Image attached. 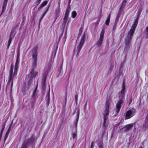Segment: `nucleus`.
<instances>
[{
  "mask_svg": "<svg viewBox=\"0 0 148 148\" xmlns=\"http://www.w3.org/2000/svg\"><path fill=\"white\" fill-rule=\"evenodd\" d=\"M19 60V57L17 56L14 69L13 64H11L8 76V86H10L11 88H12L13 86L14 77L17 75V71L18 67Z\"/></svg>",
  "mask_w": 148,
  "mask_h": 148,
  "instance_id": "1",
  "label": "nucleus"
},
{
  "mask_svg": "<svg viewBox=\"0 0 148 148\" xmlns=\"http://www.w3.org/2000/svg\"><path fill=\"white\" fill-rule=\"evenodd\" d=\"M112 106V103L111 100L110 98L108 99L107 98L104 106L103 112L104 121L103 126L105 127H106L108 126V123L107 121L108 117L109 109L111 108Z\"/></svg>",
  "mask_w": 148,
  "mask_h": 148,
  "instance_id": "2",
  "label": "nucleus"
},
{
  "mask_svg": "<svg viewBox=\"0 0 148 148\" xmlns=\"http://www.w3.org/2000/svg\"><path fill=\"white\" fill-rule=\"evenodd\" d=\"M125 87V84L123 82V84L122 89L121 91L119 93V100H118L116 107V112L117 114L119 112L121 108V104L123 103L124 100Z\"/></svg>",
  "mask_w": 148,
  "mask_h": 148,
  "instance_id": "3",
  "label": "nucleus"
},
{
  "mask_svg": "<svg viewBox=\"0 0 148 148\" xmlns=\"http://www.w3.org/2000/svg\"><path fill=\"white\" fill-rule=\"evenodd\" d=\"M136 27V25L133 24L130 31L128 32V35L125 39V44L126 45L125 49L129 47L130 41L134 33L135 28Z\"/></svg>",
  "mask_w": 148,
  "mask_h": 148,
  "instance_id": "4",
  "label": "nucleus"
},
{
  "mask_svg": "<svg viewBox=\"0 0 148 148\" xmlns=\"http://www.w3.org/2000/svg\"><path fill=\"white\" fill-rule=\"evenodd\" d=\"M38 47L36 46L34 47L31 51V54L32 56V66L33 67L36 66L37 65V56L38 54Z\"/></svg>",
  "mask_w": 148,
  "mask_h": 148,
  "instance_id": "5",
  "label": "nucleus"
},
{
  "mask_svg": "<svg viewBox=\"0 0 148 148\" xmlns=\"http://www.w3.org/2000/svg\"><path fill=\"white\" fill-rule=\"evenodd\" d=\"M136 110L132 108L127 111L125 115V119H128L133 116L135 114Z\"/></svg>",
  "mask_w": 148,
  "mask_h": 148,
  "instance_id": "6",
  "label": "nucleus"
},
{
  "mask_svg": "<svg viewBox=\"0 0 148 148\" xmlns=\"http://www.w3.org/2000/svg\"><path fill=\"white\" fill-rule=\"evenodd\" d=\"M86 39V32H85L84 33V35L82 37L80 41L79 44L77 47V49L78 53L79 52L82 48L84 44V42Z\"/></svg>",
  "mask_w": 148,
  "mask_h": 148,
  "instance_id": "7",
  "label": "nucleus"
},
{
  "mask_svg": "<svg viewBox=\"0 0 148 148\" xmlns=\"http://www.w3.org/2000/svg\"><path fill=\"white\" fill-rule=\"evenodd\" d=\"M104 34V31L102 30L100 34V36L99 40L97 42V44L99 47H100L102 44L103 40V36Z\"/></svg>",
  "mask_w": 148,
  "mask_h": 148,
  "instance_id": "8",
  "label": "nucleus"
},
{
  "mask_svg": "<svg viewBox=\"0 0 148 148\" xmlns=\"http://www.w3.org/2000/svg\"><path fill=\"white\" fill-rule=\"evenodd\" d=\"M148 129V115H147L145 120V124L143 125L142 129V131H145L146 130Z\"/></svg>",
  "mask_w": 148,
  "mask_h": 148,
  "instance_id": "9",
  "label": "nucleus"
},
{
  "mask_svg": "<svg viewBox=\"0 0 148 148\" xmlns=\"http://www.w3.org/2000/svg\"><path fill=\"white\" fill-rule=\"evenodd\" d=\"M15 34V33L13 32H11L8 41V43L7 46L8 47H9L11 41L14 36Z\"/></svg>",
  "mask_w": 148,
  "mask_h": 148,
  "instance_id": "10",
  "label": "nucleus"
},
{
  "mask_svg": "<svg viewBox=\"0 0 148 148\" xmlns=\"http://www.w3.org/2000/svg\"><path fill=\"white\" fill-rule=\"evenodd\" d=\"M127 2V1H125V0H123L120 8V10L119 12V14L123 12V8L125 6Z\"/></svg>",
  "mask_w": 148,
  "mask_h": 148,
  "instance_id": "11",
  "label": "nucleus"
},
{
  "mask_svg": "<svg viewBox=\"0 0 148 148\" xmlns=\"http://www.w3.org/2000/svg\"><path fill=\"white\" fill-rule=\"evenodd\" d=\"M134 125V124L131 123L127 125L124 127V130L125 131H127L131 130Z\"/></svg>",
  "mask_w": 148,
  "mask_h": 148,
  "instance_id": "12",
  "label": "nucleus"
},
{
  "mask_svg": "<svg viewBox=\"0 0 148 148\" xmlns=\"http://www.w3.org/2000/svg\"><path fill=\"white\" fill-rule=\"evenodd\" d=\"M32 143V142H31V141L30 140H26L22 145V147L21 148H26L28 144L31 143Z\"/></svg>",
  "mask_w": 148,
  "mask_h": 148,
  "instance_id": "13",
  "label": "nucleus"
},
{
  "mask_svg": "<svg viewBox=\"0 0 148 148\" xmlns=\"http://www.w3.org/2000/svg\"><path fill=\"white\" fill-rule=\"evenodd\" d=\"M8 0H5L3 2L2 5V12L3 13L5 11L6 9Z\"/></svg>",
  "mask_w": 148,
  "mask_h": 148,
  "instance_id": "14",
  "label": "nucleus"
},
{
  "mask_svg": "<svg viewBox=\"0 0 148 148\" xmlns=\"http://www.w3.org/2000/svg\"><path fill=\"white\" fill-rule=\"evenodd\" d=\"M79 114H78L77 115L76 120L74 122V124L75 125V127L76 131H77V123H78V119H79Z\"/></svg>",
  "mask_w": 148,
  "mask_h": 148,
  "instance_id": "15",
  "label": "nucleus"
},
{
  "mask_svg": "<svg viewBox=\"0 0 148 148\" xmlns=\"http://www.w3.org/2000/svg\"><path fill=\"white\" fill-rule=\"evenodd\" d=\"M36 67V66L34 67H33L32 66V69L30 73L31 74L32 77H35L37 73L36 72H35L34 71V69Z\"/></svg>",
  "mask_w": 148,
  "mask_h": 148,
  "instance_id": "16",
  "label": "nucleus"
},
{
  "mask_svg": "<svg viewBox=\"0 0 148 148\" xmlns=\"http://www.w3.org/2000/svg\"><path fill=\"white\" fill-rule=\"evenodd\" d=\"M77 131H76L75 130V132H73L72 134V137L75 142L76 141L77 138Z\"/></svg>",
  "mask_w": 148,
  "mask_h": 148,
  "instance_id": "17",
  "label": "nucleus"
},
{
  "mask_svg": "<svg viewBox=\"0 0 148 148\" xmlns=\"http://www.w3.org/2000/svg\"><path fill=\"white\" fill-rule=\"evenodd\" d=\"M68 18V17L66 16H64L63 23V26L64 28V27H65V25L67 21Z\"/></svg>",
  "mask_w": 148,
  "mask_h": 148,
  "instance_id": "18",
  "label": "nucleus"
},
{
  "mask_svg": "<svg viewBox=\"0 0 148 148\" xmlns=\"http://www.w3.org/2000/svg\"><path fill=\"white\" fill-rule=\"evenodd\" d=\"M37 88L36 87V89L33 92L32 95V98L34 99H36V91Z\"/></svg>",
  "mask_w": 148,
  "mask_h": 148,
  "instance_id": "19",
  "label": "nucleus"
},
{
  "mask_svg": "<svg viewBox=\"0 0 148 148\" xmlns=\"http://www.w3.org/2000/svg\"><path fill=\"white\" fill-rule=\"evenodd\" d=\"M110 14L108 16L107 19L106 20L105 23V24L107 25H108L109 23L110 18Z\"/></svg>",
  "mask_w": 148,
  "mask_h": 148,
  "instance_id": "20",
  "label": "nucleus"
},
{
  "mask_svg": "<svg viewBox=\"0 0 148 148\" xmlns=\"http://www.w3.org/2000/svg\"><path fill=\"white\" fill-rule=\"evenodd\" d=\"M64 28H63L62 29H60V34L59 38V40H60L62 36V35H63V32H64Z\"/></svg>",
  "mask_w": 148,
  "mask_h": 148,
  "instance_id": "21",
  "label": "nucleus"
},
{
  "mask_svg": "<svg viewBox=\"0 0 148 148\" xmlns=\"http://www.w3.org/2000/svg\"><path fill=\"white\" fill-rule=\"evenodd\" d=\"M60 10L59 8L56 10V17H58L60 15Z\"/></svg>",
  "mask_w": 148,
  "mask_h": 148,
  "instance_id": "22",
  "label": "nucleus"
},
{
  "mask_svg": "<svg viewBox=\"0 0 148 148\" xmlns=\"http://www.w3.org/2000/svg\"><path fill=\"white\" fill-rule=\"evenodd\" d=\"M48 10V9L47 8L45 11L43 12V14L41 17V18L40 20V21L45 16V15L46 13L47 12V11Z\"/></svg>",
  "mask_w": 148,
  "mask_h": 148,
  "instance_id": "23",
  "label": "nucleus"
},
{
  "mask_svg": "<svg viewBox=\"0 0 148 148\" xmlns=\"http://www.w3.org/2000/svg\"><path fill=\"white\" fill-rule=\"evenodd\" d=\"M48 10V9L47 8L45 11L43 12V14L41 17V18L40 20V21L45 16V15L46 13L47 12V11Z\"/></svg>",
  "mask_w": 148,
  "mask_h": 148,
  "instance_id": "24",
  "label": "nucleus"
},
{
  "mask_svg": "<svg viewBox=\"0 0 148 148\" xmlns=\"http://www.w3.org/2000/svg\"><path fill=\"white\" fill-rule=\"evenodd\" d=\"M48 10V9L47 8L45 11L43 12V14L41 17V18L40 20V21L45 16V15L46 13L47 12V11Z\"/></svg>",
  "mask_w": 148,
  "mask_h": 148,
  "instance_id": "25",
  "label": "nucleus"
},
{
  "mask_svg": "<svg viewBox=\"0 0 148 148\" xmlns=\"http://www.w3.org/2000/svg\"><path fill=\"white\" fill-rule=\"evenodd\" d=\"M70 10L69 9H67L66 11L64 16L68 17L69 14L70 13Z\"/></svg>",
  "mask_w": 148,
  "mask_h": 148,
  "instance_id": "26",
  "label": "nucleus"
},
{
  "mask_svg": "<svg viewBox=\"0 0 148 148\" xmlns=\"http://www.w3.org/2000/svg\"><path fill=\"white\" fill-rule=\"evenodd\" d=\"M50 68V67L49 65L48 66L45 65V67L44 69H45V70L46 72H47L49 70Z\"/></svg>",
  "mask_w": 148,
  "mask_h": 148,
  "instance_id": "27",
  "label": "nucleus"
},
{
  "mask_svg": "<svg viewBox=\"0 0 148 148\" xmlns=\"http://www.w3.org/2000/svg\"><path fill=\"white\" fill-rule=\"evenodd\" d=\"M77 15L76 12L75 11H73L71 13V16L73 18H75Z\"/></svg>",
  "mask_w": 148,
  "mask_h": 148,
  "instance_id": "28",
  "label": "nucleus"
},
{
  "mask_svg": "<svg viewBox=\"0 0 148 148\" xmlns=\"http://www.w3.org/2000/svg\"><path fill=\"white\" fill-rule=\"evenodd\" d=\"M47 3V1H44L41 5L40 7H42L43 6H45Z\"/></svg>",
  "mask_w": 148,
  "mask_h": 148,
  "instance_id": "29",
  "label": "nucleus"
},
{
  "mask_svg": "<svg viewBox=\"0 0 148 148\" xmlns=\"http://www.w3.org/2000/svg\"><path fill=\"white\" fill-rule=\"evenodd\" d=\"M94 146V142L92 141L90 145L88 146V148H93Z\"/></svg>",
  "mask_w": 148,
  "mask_h": 148,
  "instance_id": "30",
  "label": "nucleus"
},
{
  "mask_svg": "<svg viewBox=\"0 0 148 148\" xmlns=\"http://www.w3.org/2000/svg\"><path fill=\"white\" fill-rule=\"evenodd\" d=\"M142 11V9L141 8L139 9L138 10V12L137 13V14L138 16H139L140 15L141 12Z\"/></svg>",
  "mask_w": 148,
  "mask_h": 148,
  "instance_id": "31",
  "label": "nucleus"
},
{
  "mask_svg": "<svg viewBox=\"0 0 148 148\" xmlns=\"http://www.w3.org/2000/svg\"><path fill=\"white\" fill-rule=\"evenodd\" d=\"M8 133L6 132V134H5V137L4 138V140L5 141V140L7 138V136H8Z\"/></svg>",
  "mask_w": 148,
  "mask_h": 148,
  "instance_id": "32",
  "label": "nucleus"
},
{
  "mask_svg": "<svg viewBox=\"0 0 148 148\" xmlns=\"http://www.w3.org/2000/svg\"><path fill=\"white\" fill-rule=\"evenodd\" d=\"M77 97H78V95L77 94H76L75 96V99L76 100V103H77Z\"/></svg>",
  "mask_w": 148,
  "mask_h": 148,
  "instance_id": "33",
  "label": "nucleus"
},
{
  "mask_svg": "<svg viewBox=\"0 0 148 148\" xmlns=\"http://www.w3.org/2000/svg\"><path fill=\"white\" fill-rule=\"evenodd\" d=\"M66 100H67L66 98V97H65V98L64 99L63 101V102H64V103H65L64 105H65V106L66 105Z\"/></svg>",
  "mask_w": 148,
  "mask_h": 148,
  "instance_id": "34",
  "label": "nucleus"
},
{
  "mask_svg": "<svg viewBox=\"0 0 148 148\" xmlns=\"http://www.w3.org/2000/svg\"><path fill=\"white\" fill-rule=\"evenodd\" d=\"M46 78V76H45V77H44V78L43 79V84H44V85L45 84V82Z\"/></svg>",
  "mask_w": 148,
  "mask_h": 148,
  "instance_id": "35",
  "label": "nucleus"
},
{
  "mask_svg": "<svg viewBox=\"0 0 148 148\" xmlns=\"http://www.w3.org/2000/svg\"><path fill=\"white\" fill-rule=\"evenodd\" d=\"M137 23H138V21L136 20L135 21L134 23L133 24H134L135 25H136L137 26Z\"/></svg>",
  "mask_w": 148,
  "mask_h": 148,
  "instance_id": "36",
  "label": "nucleus"
},
{
  "mask_svg": "<svg viewBox=\"0 0 148 148\" xmlns=\"http://www.w3.org/2000/svg\"><path fill=\"white\" fill-rule=\"evenodd\" d=\"M3 132V131L2 132L1 131L0 133V139L1 138V137L2 136Z\"/></svg>",
  "mask_w": 148,
  "mask_h": 148,
  "instance_id": "37",
  "label": "nucleus"
},
{
  "mask_svg": "<svg viewBox=\"0 0 148 148\" xmlns=\"http://www.w3.org/2000/svg\"><path fill=\"white\" fill-rule=\"evenodd\" d=\"M4 128H5L4 127V126L3 127H2V128L1 131L2 132V131L3 132V131L4 129Z\"/></svg>",
  "mask_w": 148,
  "mask_h": 148,
  "instance_id": "38",
  "label": "nucleus"
},
{
  "mask_svg": "<svg viewBox=\"0 0 148 148\" xmlns=\"http://www.w3.org/2000/svg\"><path fill=\"white\" fill-rule=\"evenodd\" d=\"M132 101V99H130V100L129 101V105H130Z\"/></svg>",
  "mask_w": 148,
  "mask_h": 148,
  "instance_id": "39",
  "label": "nucleus"
},
{
  "mask_svg": "<svg viewBox=\"0 0 148 148\" xmlns=\"http://www.w3.org/2000/svg\"><path fill=\"white\" fill-rule=\"evenodd\" d=\"M124 127H119V129L120 130H121L122 129H123L124 130Z\"/></svg>",
  "mask_w": 148,
  "mask_h": 148,
  "instance_id": "40",
  "label": "nucleus"
},
{
  "mask_svg": "<svg viewBox=\"0 0 148 148\" xmlns=\"http://www.w3.org/2000/svg\"><path fill=\"white\" fill-rule=\"evenodd\" d=\"M105 132H105V130L102 133V136H104L105 134Z\"/></svg>",
  "mask_w": 148,
  "mask_h": 148,
  "instance_id": "41",
  "label": "nucleus"
},
{
  "mask_svg": "<svg viewBox=\"0 0 148 148\" xmlns=\"http://www.w3.org/2000/svg\"><path fill=\"white\" fill-rule=\"evenodd\" d=\"M103 146L102 145L99 146V148H103Z\"/></svg>",
  "mask_w": 148,
  "mask_h": 148,
  "instance_id": "42",
  "label": "nucleus"
},
{
  "mask_svg": "<svg viewBox=\"0 0 148 148\" xmlns=\"http://www.w3.org/2000/svg\"><path fill=\"white\" fill-rule=\"evenodd\" d=\"M146 31L148 32V26L147 27H146Z\"/></svg>",
  "mask_w": 148,
  "mask_h": 148,
  "instance_id": "43",
  "label": "nucleus"
},
{
  "mask_svg": "<svg viewBox=\"0 0 148 148\" xmlns=\"http://www.w3.org/2000/svg\"><path fill=\"white\" fill-rule=\"evenodd\" d=\"M41 1V0H38L37 1H38L39 2V3Z\"/></svg>",
  "mask_w": 148,
  "mask_h": 148,
  "instance_id": "44",
  "label": "nucleus"
},
{
  "mask_svg": "<svg viewBox=\"0 0 148 148\" xmlns=\"http://www.w3.org/2000/svg\"><path fill=\"white\" fill-rule=\"evenodd\" d=\"M139 148H143V147H140Z\"/></svg>",
  "mask_w": 148,
  "mask_h": 148,
  "instance_id": "45",
  "label": "nucleus"
},
{
  "mask_svg": "<svg viewBox=\"0 0 148 148\" xmlns=\"http://www.w3.org/2000/svg\"><path fill=\"white\" fill-rule=\"evenodd\" d=\"M42 84H43V83H42Z\"/></svg>",
  "mask_w": 148,
  "mask_h": 148,
  "instance_id": "46",
  "label": "nucleus"
}]
</instances>
